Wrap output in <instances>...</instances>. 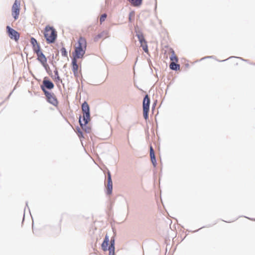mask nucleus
<instances>
[{
	"instance_id": "nucleus-1",
	"label": "nucleus",
	"mask_w": 255,
	"mask_h": 255,
	"mask_svg": "<svg viewBox=\"0 0 255 255\" xmlns=\"http://www.w3.org/2000/svg\"><path fill=\"white\" fill-rule=\"evenodd\" d=\"M87 48V41L85 38L80 37L78 41V46L75 47L73 58H82L85 53Z\"/></svg>"
},
{
	"instance_id": "nucleus-2",
	"label": "nucleus",
	"mask_w": 255,
	"mask_h": 255,
	"mask_svg": "<svg viewBox=\"0 0 255 255\" xmlns=\"http://www.w3.org/2000/svg\"><path fill=\"white\" fill-rule=\"evenodd\" d=\"M103 251H109V255H115V239L112 238L111 240L108 235H106L103 242L101 245Z\"/></svg>"
},
{
	"instance_id": "nucleus-3",
	"label": "nucleus",
	"mask_w": 255,
	"mask_h": 255,
	"mask_svg": "<svg viewBox=\"0 0 255 255\" xmlns=\"http://www.w3.org/2000/svg\"><path fill=\"white\" fill-rule=\"evenodd\" d=\"M82 110L83 112V118L79 119L80 126L82 127L86 126L90 121V109L88 103L85 102L82 105Z\"/></svg>"
},
{
	"instance_id": "nucleus-4",
	"label": "nucleus",
	"mask_w": 255,
	"mask_h": 255,
	"mask_svg": "<svg viewBox=\"0 0 255 255\" xmlns=\"http://www.w3.org/2000/svg\"><path fill=\"white\" fill-rule=\"evenodd\" d=\"M44 35L48 43H53L57 37L56 31L53 27L49 26H47L45 28Z\"/></svg>"
},
{
	"instance_id": "nucleus-5",
	"label": "nucleus",
	"mask_w": 255,
	"mask_h": 255,
	"mask_svg": "<svg viewBox=\"0 0 255 255\" xmlns=\"http://www.w3.org/2000/svg\"><path fill=\"white\" fill-rule=\"evenodd\" d=\"M21 0H15L11 8V14L15 20L18 19L20 13Z\"/></svg>"
},
{
	"instance_id": "nucleus-6",
	"label": "nucleus",
	"mask_w": 255,
	"mask_h": 255,
	"mask_svg": "<svg viewBox=\"0 0 255 255\" xmlns=\"http://www.w3.org/2000/svg\"><path fill=\"white\" fill-rule=\"evenodd\" d=\"M150 99L147 95H146L143 100V115L145 120L148 119V112L149 110Z\"/></svg>"
},
{
	"instance_id": "nucleus-7",
	"label": "nucleus",
	"mask_w": 255,
	"mask_h": 255,
	"mask_svg": "<svg viewBox=\"0 0 255 255\" xmlns=\"http://www.w3.org/2000/svg\"><path fill=\"white\" fill-rule=\"evenodd\" d=\"M72 70L74 76L77 78L81 75V69L77 64V59L73 58L72 59Z\"/></svg>"
},
{
	"instance_id": "nucleus-8",
	"label": "nucleus",
	"mask_w": 255,
	"mask_h": 255,
	"mask_svg": "<svg viewBox=\"0 0 255 255\" xmlns=\"http://www.w3.org/2000/svg\"><path fill=\"white\" fill-rule=\"evenodd\" d=\"M41 88L43 91L44 92L48 102L54 106H57L58 102L54 94L53 93H51L45 91L43 87H42Z\"/></svg>"
},
{
	"instance_id": "nucleus-9",
	"label": "nucleus",
	"mask_w": 255,
	"mask_h": 255,
	"mask_svg": "<svg viewBox=\"0 0 255 255\" xmlns=\"http://www.w3.org/2000/svg\"><path fill=\"white\" fill-rule=\"evenodd\" d=\"M6 29L7 34L11 39H14L16 41L19 39V34L18 32L10 27L9 26H6Z\"/></svg>"
},
{
	"instance_id": "nucleus-10",
	"label": "nucleus",
	"mask_w": 255,
	"mask_h": 255,
	"mask_svg": "<svg viewBox=\"0 0 255 255\" xmlns=\"http://www.w3.org/2000/svg\"><path fill=\"white\" fill-rule=\"evenodd\" d=\"M37 56L38 60L41 63L43 67L46 68L48 66L47 58L43 54L42 52L37 54Z\"/></svg>"
},
{
	"instance_id": "nucleus-11",
	"label": "nucleus",
	"mask_w": 255,
	"mask_h": 255,
	"mask_svg": "<svg viewBox=\"0 0 255 255\" xmlns=\"http://www.w3.org/2000/svg\"><path fill=\"white\" fill-rule=\"evenodd\" d=\"M150 156L151 161L154 166V167H155L156 165V161L155 159V156L154 152V150L152 146H150Z\"/></svg>"
},
{
	"instance_id": "nucleus-12",
	"label": "nucleus",
	"mask_w": 255,
	"mask_h": 255,
	"mask_svg": "<svg viewBox=\"0 0 255 255\" xmlns=\"http://www.w3.org/2000/svg\"><path fill=\"white\" fill-rule=\"evenodd\" d=\"M43 85L48 89H52L54 88V84L49 80L44 79L43 81Z\"/></svg>"
},
{
	"instance_id": "nucleus-13",
	"label": "nucleus",
	"mask_w": 255,
	"mask_h": 255,
	"mask_svg": "<svg viewBox=\"0 0 255 255\" xmlns=\"http://www.w3.org/2000/svg\"><path fill=\"white\" fill-rule=\"evenodd\" d=\"M170 53H171V55L170 56V59L172 61L171 62H177L178 61V59L176 56L174 50L172 49H169Z\"/></svg>"
},
{
	"instance_id": "nucleus-14",
	"label": "nucleus",
	"mask_w": 255,
	"mask_h": 255,
	"mask_svg": "<svg viewBox=\"0 0 255 255\" xmlns=\"http://www.w3.org/2000/svg\"><path fill=\"white\" fill-rule=\"evenodd\" d=\"M113 191V183L112 180L108 181L107 185V193L111 195Z\"/></svg>"
},
{
	"instance_id": "nucleus-15",
	"label": "nucleus",
	"mask_w": 255,
	"mask_h": 255,
	"mask_svg": "<svg viewBox=\"0 0 255 255\" xmlns=\"http://www.w3.org/2000/svg\"><path fill=\"white\" fill-rule=\"evenodd\" d=\"M170 68L172 70H177L180 69V65L176 64L175 62H171L169 65Z\"/></svg>"
},
{
	"instance_id": "nucleus-16",
	"label": "nucleus",
	"mask_w": 255,
	"mask_h": 255,
	"mask_svg": "<svg viewBox=\"0 0 255 255\" xmlns=\"http://www.w3.org/2000/svg\"><path fill=\"white\" fill-rule=\"evenodd\" d=\"M134 6H139L142 3V0H128Z\"/></svg>"
},
{
	"instance_id": "nucleus-17",
	"label": "nucleus",
	"mask_w": 255,
	"mask_h": 255,
	"mask_svg": "<svg viewBox=\"0 0 255 255\" xmlns=\"http://www.w3.org/2000/svg\"><path fill=\"white\" fill-rule=\"evenodd\" d=\"M140 43V46H141V47H142L145 53L148 54V46H147V45L146 43V41H145L143 42H141Z\"/></svg>"
},
{
	"instance_id": "nucleus-18",
	"label": "nucleus",
	"mask_w": 255,
	"mask_h": 255,
	"mask_svg": "<svg viewBox=\"0 0 255 255\" xmlns=\"http://www.w3.org/2000/svg\"><path fill=\"white\" fill-rule=\"evenodd\" d=\"M33 47L34 51L36 53V54L42 52L40 51V46L38 44V43H37L36 45H34Z\"/></svg>"
},
{
	"instance_id": "nucleus-19",
	"label": "nucleus",
	"mask_w": 255,
	"mask_h": 255,
	"mask_svg": "<svg viewBox=\"0 0 255 255\" xmlns=\"http://www.w3.org/2000/svg\"><path fill=\"white\" fill-rule=\"evenodd\" d=\"M60 52L61 53V55L63 56H64V57H68V55H67V52L66 51V50L65 49V48L64 47H62L61 49H60Z\"/></svg>"
},
{
	"instance_id": "nucleus-20",
	"label": "nucleus",
	"mask_w": 255,
	"mask_h": 255,
	"mask_svg": "<svg viewBox=\"0 0 255 255\" xmlns=\"http://www.w3.org/2000/svg\"><path fill=\"white\" fill-rule=\"evenodd\" d=\"M107 18V14L106 13H104L103 14H102L101 17H100V23H102V22H103Z\"/></svg>"
},
{
	"instance_id": "nucleus-21",
	"label": "nucleus",
	"mask_w": 255,
	"mask_h": 255,
	"mask_svg": "<svg viewBox=\"0 0 255 255\" xmlns=\"http://www.w3.org/2000/svg\"><path fill=\"white\" fill-rule=\"evenodd\" d=\"M137 37L140 43L145 41L142 34H138Z\"/></svg>"
},
{
	"instance_id": "nucleus-22",
	"label": "nucleus",
	"mask_w": 255,
	"mask_h": 255,
	"mask_svg": "<svg viewBox=\"0 0 255 255\" xmlns=\"http://www.w3.org/2000/svg\"><path fill=\"white\" fill-rule=\"evenodd\" d=\"M31 43L33 45V46L34 45H36L37 43L36 40L35 38H31Z\"/></svg>"
},
{
	"instance_id": "nucleus-23",
	"label": "nucleus",
	"mask_w": 255,
	"mask_h": 255,
	"mask_svg": "<svg viewBox=\"0 0 255 255\" xmlns=\"http://www.w3.org/2000/svg\"><path fill=\"white\" fill-rule=\"evenodd\" d=\"M55 81L56 82H60L62 83V79L60 78L59 76L55 77Z\"/></svg>"
},
{
	"instance_id": "nucleus-24",
	"label": "nucleus",
	"mask_w": 255,
	"mask_h": 255,
	"mask_svg": "<svg viewBox=\"0 0 255 255\" xmlns=\"http://www.w3.org/2000/svg\"><path fill=\"white\" fill-rule=\"evenodd\" d=\"M102 34H103L102 33L98 34V35L96 36V37H95V39L96 40H98V39L101 38L102 37Z\"/></svg>"
},
{
	"instance_id": "nucleus-25",
	"label": "nucleus",
	"mask_w": 255,
	"mask_h": 255,
	"mask_svg": "<svg viewBox=\"0 0 255 255\" xmlns=\"http://www.w3.org/2000/svg\"><path fill=\"white\" fill-rule=\"evenodd\" d=\"M112 180L111 175L110 173L109 172L108 173V181Z\"/></svg>"
},
{
	"instance_id": "nucleus-26",
	"label": "nucleus",
	"mask_w": 255,
	"mask_h": 255,
	"mask_svg": "<svg viewBox=\"0 0 255 255\" xmlns=\"http://www.w3.org/2000/svg\"><path fill=\"white\" fill-rule=\"evenodd\" d=\"M54 74H55V77L59 76L58 72L57 70L54 71Z\"/></svg>"
}]
</instances>
